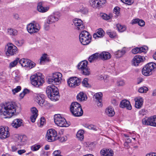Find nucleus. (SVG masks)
<instances>
[{"label":"nucleus","instance_id":"nucleus-18","mask_svg":"<svg viewBox=\"0 0 156 156\" xmlns=\"http://www.w3.org/2000/svg\"><path fill=\"white\" fill-rule=\"evenodd\" d=\"M119 106L122 108H126L128 110H131L132 108L129 101L125 99L121 101Z\"/></svg>","mask_w":156,"mask_h":156},{"label":"nucleus","instance_id":"nucleus-60","mask_svg":"<svg viewBox=\"0 0 156 156\" xmlns=\"http://www.w3.org/2000/svg\"><path fill=\"white\" fill-rule=\"evenodd\" d=\"M47 54H44L40 58V61L42 62L45 61L47 58Z\"/></svg>","mask_w":156,"mask_h":156},{"label":"nucleus","instance_id":"nucleus-24","mask_svg":"<svg viewBox=\"0 0 156 156\" xmlns=\"http://www.w3.org/2000/svg\"><path fill=\"white\" fill-rule=\"evenodd\" d=\"M143 57L140 55H136L135 56L132 61L133 64L134 66H138L139 64L143 61Z\"/></svg>","mask_w":156,"mask_h":156},{"label":"nucleus","instance_id":"nucleus-27","mask_svg":"<svg viewBox=\"0 0 156 156\" xmlns=\"http://www.w3.org/2000/svg\"><path fill=\"white\" fill-rule=\"evenodd\" d=\"M22 120L20 119H16L14 120L11 125L15 128H17L22 125Z\"/></svg>","mask_w":156,"mask_h":156},{"label":"nucleus","instance_id":"nucleus-57","mask_svg":"<svg viewBox=\"0 0 156 156\" xmlns=\"http://www.w3.org/2000/svg\"><path fill=\"white\" fill-rule=\"evenodd\" d=\"M106 2V0H99V2H97V7L101 6L102 5Z\"/></svg>","mask_w":156,"mask_h":156},{"label":"nucleus","instance_id":"nucleus-5","mask_svg":"<svg viewBox=\"0 0 156 156\" xmlns=\"http://www.w3.org/2000/svg\"><path fill=\"white\" fill-rule=\"evenodd\" d=\"M54 121L56 125L61 127H67L70 125L69 122L59 114H55L54 116Z\"/></svg>","mask_w":156,"mask_h":156},{"label":"nucleus","instance_id":"nucleus-51","mask_svg":"<svg viewBox=\"0 0 156 156\" xmlns=\"http://www.w3.org/2000/svg\"><path fill=\"white\" fill-rule=\"evenodd\" d=\"M107 34L111 38H113L116 35V33L115 32L108 31Z\"/></svg>","mask_w":156,"mask_h":156},{"label":"nucleus","instance_id":"nucleus-4","mask_svg":"<svg viewBox=\"0 0 156 156\" xmlns=\"http://www.w3.org/2000/svg\"><path fill=\"white\" fill-rule=\"evenodd\" d=\"M30 80L32 85L36 87H39L44 83V78L41 73L34 74L31 76Z\"/></svg>","mask_w":156,"mask_h":156},{"label":"nucleus","instance_id":"nucleus-42","mask_svg":"<svg viewBox=\"0 0 156 156\" xmlns=\"http://www.w3.org/2000/svg\"><path fill=\"white\" fill-rule=\"evenodd\" d=\"M101 16L102 19L106 20H108L111 19L110 15H108L106 13H103L101 14Z\"/></svg>","mask_w":156,"mask_h":156},{"label":"nucleus","instance_id":"nucleus-28","mask_svg":"<svg viewBox=\"0 0 156 156\" xmlns=\"http://www.w3.org/2000/svg\"><path fill=\"white\" fill-rule=\"evenodd\" d=\"M99 58H100L99 53H96L90 56L88 60L90 62H92L96 61Z\"/></svg>","mask_w":156,"mask_h":156},{"label":"nucleus","instance_id":"nucleus-29","mask_svg":"<svg viewBox=\"0 0 156 156\" xmlns=\"http://www.w3.org/2000/svg\"><path fill=\"white\" fill-rule=\"evenodd\" d=\"M105 112L109 117L113 116L115 113L113 108L112 107H108L105 110Z\"/></svg>","mask_w":156,"mask_h":156},{"label":"nucleus","instance_id":"nucleus-58","mask_svg":"<svg viewBox=\"0 0 156 156\" xmlns=\"http://www.w3.org/2000/svg\"><path fill=\"white\" fill-rule=\"evenodd\" d=\"M140 53L141 52H146L148 49V48L147 47H143L139 48Z\"/></svg>","mask_w":156,"mask_h":156},{"label":"nucleus","instance_id":"nucleus-46","mask_svg":"<svg viewBox=\"0 0 156 156\" xmlns=\"http://www.w3.org/2000/svg\"><path fill=\"white\" fill-rule=\"evenodd\" d=\"M148 90V88L145 87H143L140 88L138 90V91L140 93L146 92Z\"/></svg>","mask_w":156,"mask_h":156},{"label":"nucleus","instance_id":"nucleus-21","mask_svg":"<svg viewBox=\"0 0 156 156\" xmlns=\"http://www.w3.org/2000/svg\"><path fill=\"white\" fill-rule=\"evenodd\" d=\"M101 156H113L114 155L113 151L110 149L104 148L100 151Z\"/></svg>","mask_w":156,"mask_h":156},{"label":"nucleus","instance_id":"nucleus-20","mask_svg":"<svg viewBox=\"0 0 156 156\" xmlns=\"http://www.w3.org/2000/svg\"><path fill=\"white\" fill-rule=\"evenodd\" d=\"M32 115L30 117L31 121L32 122H34L38 115V110L35 107H33L31 109Z\"/></svg>","mask_w":156,"mask_h":156},{"label":"nucleus","instance_id":"nucleus-13","mask_svg":"<svg viewBox=\"0 0 156 156\" xmlns=\"http://www.w3.org/2000/svg\"><path fill=\"white\" fill-rule=\"evenodd\" d=\"M9 128L6 126H0V138L2 139H6L10 136Z\"/></svg>","mask_w":156,"mask_h":156},{"label":"nucleus","instance_id":"nucleus-2","mask_svg":"<svg viewBox=\"0 0 156 156\" xmlns=\"http://www.w3.org/2000/svg\"><path fill=\"white\" fill-rule=\"evenodd\" d=\"M46 93L49 98L51 99L57 101L59 97L58 88L54 85H51L47 87Z\"/></svg>","mask_w":156,"mask_h":156},{"label":"nucleus","instance_id":"nucleus-32","mask_svg":"<svg viewBox=\"0 0 156 156\" xmlns=\"http://www.w3.org/2000/svg\"><path fill=\"white\" fill-rule=\"evenodd\" d=\"M58 20V18L57 17L54 15H52L48 17L47 22L48 24H51L57 21Z\"/></svg>","mask_w":156,"mask_h":156},{"label":"nucleus","instance_id":"nucleus-40","mask_svg":"<svg viewBox=\"0 0 156 156\" xmlns=\"http://www.w3.org/2000/svg\"><path fill=\"white\" fill-rule=\"evenodd\" d=\"M89 70L90 69H89L87 67L81 70L82 71V73L83 74L86 76H88L90 74V72Z\"/></svg>","mask_w":156,"mask_h":156},{"label":"nucleus","instance_id":"nucleus-1","mask_svg":"<svg viewBox=\"0 0 156 156\" xmlns=\"http://www.w3.org/2000/svg\"><path fill=\"white\" fill-rule=\"evenodd\" d=\"M17 106L15 103L8 102L4 105V109L3 113L4 115H8L9 117L12 116L16 113Z\"/></svg>","mask_w":156,"mask_h":156},{"label":"nucleus","instance_id":"nucleus-36","mask_svg":"<svg viewBox=\"0 0 156 156\" xmlns=\"http://www.w3.org/2000/svg\"><path fill=\"white\" fill-rule=\"evenodd\" d=\"M84 131L83 130H81L78 131L77 132L76 136L80 140H82L84 138Z\"/></svg>","mask_w":156,"mask_h":156},{"label":"nucleus","instance_id":"nucleus-37","mask_svg":"<svg viewBox=\"0 0 156 156\" xmlns=\"http://www.w3.org/2000/svg\"><path fill=\"white\" fill-rule=\"evenodd\" d=\"M29 60L27 59L22 58L19 60V62L23 67H27L28 66L27 64Z\"/></svg>","mask_w":156,"mask_h":156},{"label":"nucleus","instance_id":"nucleus-17","mask_svg":"<svg viewBox=\"0 0 156 156\" xmlns=\"http://www.w3.org/2000/svg\"><path fill=\"white\" fill-rule=\"evenodd\" d=\"M35 101L39 105L44 100V95L41 93H35L34 94Z\"/></svg>","mask_w":156,"mask_h":156},{"label":"nucleus","instance_id":"nucleus-7","mask_svg":"<svg viewBox=\"0 0 156 156\" xmlns=\"http://www.w3.org/2000/svg\"><path fill=\"white\" fill-rule=\"evenodd\" d=\"M156 68V64L154 62H150L146 64L142 69V74L148 76L152 74V71Z\"/></svg>","mask_w":156,"mask_h":156},{"label":"nucleus","instance_id":"nucleus-33","mask_svg":"<svg viewBox=\"0 0 156 156\" xmlns=\"http://www.w3.org/2000/svg\"><path fill=\"white\" fill-rule=\"evenodd\" d=\"M77 100L79 101L85 100L87 97L83 92H80L76 96Z\"/></svg>","mask_w":156,"mask_h":156},{"label":"nucleus","instance_id":"nucleus-55","mask_svg":"<svg viewBox=\"0 0 156 156\" xmlns=\"http://www.w3.org/2000/svg\"><path fill=\"white\" fill-rule=\"evenodd\" d=\"M61 152L60 150H56L53 152V156H63L61 154Z\"/></svg>","mask_w":156,"mask_h":156},{"label":"nucleus","instance_id":"nucleus-52","mask_svg":"<svg viewBox=\"0 0 156 156\" xmlns=\"http://www.w3.org/2000/svg\"><path fill=\"white\" fill-rule=\"evenodd\" d=\"M121 1L129 5H130L133 3V1L132 0H121Z\"/></svg>","mask_w":156,"mask_h":156},{"label":"nucleus","instance_id":"nucleus-45","mask_svg":"<svg viewBox=\"0 0 156 156\" xmlns=\"http://www.w3.org/2000/svg\"><path fill=\"white\" fill-rule=\"evenodd\" d=\"M28 66H27V68H28L30 69H31L34 67L36 65V64L34 62L29 60L28 61Z\"/></svg>","mask_w":156,"mask_h":156},{"label":"nucleus","instance_id":"nucleus-10","mask_svg":"<svg viewBox=\"0 0 156 156\" xmlns=\"http://www.w3.org/2000/svg\"><path fill=\"white\" fill-rule=\"evenodd\" d=\"M142 122L143 125L156 127V115L145 117L143 119Z\"/></svg>","mask_w":156,"mask_h":156},{"label":"nucleus","instance_id":"nucleus-14","mask_svg":"<svg viewBox=\"0 0 156 156\" xmlns=\"http://www.w3.org/2000/svg\"><path fill=\"white\" fill-rule=\"evenodd\" d=\"M81 80L76 77H71L68 79L67 83L70 87H75L80 83Z\"/></svg>","mask_w":156,"mask_h":156},{"label":"nucleus","instance_id":"nucleus-30","mask_svg":"<svg viewBox=\"0 0 156 156\" xmlns=\"http://www.w3.org/2000/svg\"><path fill=\"white\" fill-rule=\"evenodd\" d=\"M132 23L133 24L137 23L141 27H143L145 25V23L143 20L138 18L133 19L132 20Z\"/></svg>","mask_w":156,"mask_h":156},{"label":"nucleus","instance_id":"nucleus-49","mask_svg":"<svg viewBox=\"0 0 156 156\" xmlns=\"http://www.w3.org/2000/svg\"><path fill=\"white\" fill-rule=\"evenodd\" d=\"M80 11L83 14H86L88 12V10L87 9L86 7H81L80 8Z\"/></svg>","mask_w":156,"mask_h":156},{"label":"nucleus","instance_id":"nucleus-62","mask_svg":"<svg viewBox=\"0 0 156 156\" xmlns=\"http://www.w3.org/2000/svg\"><path fill=\"white\" fill-rule=\"evenodd\" d=\"M26 151V150L24 149L20 150L18 151V153L19 154L21 155L22 154L25 153Z\"/></svg>","mask_w":156,"mask_h":156},{"label":"nucleus","instance_id":"nucleus-23","mask_svg":"<svg viewBox=\"0 0 156 156\" xmlns=\"http://www.w3.org/2000/svg\"><path fill=\"white\" fill-rule=\"evenodd\" d=\"M102 93L101 92L97 93L94 95L96 101L98 102V106L102 107V106L103 105L102 102Z\"/></svg>","mask_w":156,"mask_h":156},{"label":"nucleus","instance_id":"nucleus-25","mask_svg":"<svg viewBox=\"0 0 156 156\" xmlns=\"http://www.w3.org/2000/svg\"><path fill=\"white\" fill-rule=\"evenodd\" d=\"M100 58L102 60H106L110 59L111 57V54L106 51H103L99 53Z\"/></svg>","mask_w":156,"mask_h":156},{"label":"nucleus","instance_id":"nucleus-26","mask_svg":"<svg viewBox=\"0 0 156 156\" xmlns=\"http://www.w3.org/2000/svg\"><path fill=\"white\" fill-rule=\"evenodd\" d=\"M49 9V6L44 7L43 6L42 2H40L38 3L37 9L40 12L44 13L47 11Z\"/></svg>","mask_w":156,"mask_h":156},{"label":"nucleus","instance_id":"nucleus-56","mask_svg":"<svg viewBox=\"0 0 156 156\" xmlns=\"http://www.w3.org/2000/svg\"><path fill=\"white\" fill-rule=\"evenodd\" d=\"M147 111L145 109H142L139 112V114L140 115H144L147 113Z\"/></svg>","mask_w":156,"mask_h":156},{"label":"nucleus","instance_id":"nucleus-38","mask_svg":"<svg viewBox=\"0 0 156 156\" xmlns=\"http://www.w3.org/2000/svg\"><path fill=\"white\" fill-rule=\"evenodd\" d=\"M39 105L42 107H44L46 108H48L51 106L50 104L48 101L44 100Z\"/></svg>","mask_w":156,"mask_h":156},{"label":"nucleus","instance_id":"nucleus-47","mask_svg":"<svg viewBox=\"0 0 156 156\" xmlns=\"http://www.w3.org/2000/svg\"><path fill=\"white\" fill-rule=\"evenodd\" d=\"M19 61V58H17L13 61L11 62L10 64V66L13 67L15 66Z\"/></svg>","mask_w":156,"mask_h":156},{"label":"nucleus","instance_id":"nucleus-34","mask_svg":"<svg viewBox=\"0 0 156 156\" xmlns=\"http://www.w3.org/2000/svg\"><path fill=\"white\" fill-rule=\"evenodd\" d=\"M7 33L9 35L12 36H15L17 35L18 31L15 29L10 28L8 29Z\"/></svg>","mask_w":156,"mask_h":156},{"label":"nucleus","instance_id":"nucleus-35","mask_svg":"<svg viewBox=\"0 0 156 156\" xmlns=\"http://www.w3.org/2000/svg\"><path fill=\"white\" fill-rule=\"evenodd\" d=\"M126 53V51L124 49L121 50H118L115 53V56L116 58H119L122 57Z\"/></svg>","mask_w":156,"mask_h":156},{"label":"nucleus","instance_id":"nucleus-48","mask_svg":"<svg viewBox=\"0 0 156 156\" xmlns=\"http://www.w3.org/2000/svg\"><path fill=\"white\" fill-rule=\"evenodd\" d=\"M86 127L94 131H97V130L96 126L92 124L86 125Z\"/></svg>","mask_w":156,"mask_h":156},{"label":"nucleus","instance_id":"nucleus-53","mask_svg":"<svg viewBox=\"0 0 156 156\" xmlns=\"http://www.w3.org/2000/svg\"><path fill=\"white\" fill-rule=\"evenodd\" d=\"M140 49L139 48L136 47L132 49L131 51L134 54H136L137 53H140Z\"/></svg>","mask_w":156,"mask_h":156},{"label":"nucleus","instance_id":"nucleus-41","mask_svg":"<svg viewBox=\"0 0 156 156\" xmlns=\"http://www.w3.org/2000/svg\"><path fill=\"white\" fill-rule=\"evenodd\" d=\"M88 79L87 78H84L83 80L82 84L83 86L89 87H90V85L88 82Z\"/></svg>","mask_w":156,"mask_h":156},{"label":"nucleus","instance_id":"nucleus-31","mask_svg":"<svg viewBox=\"0 0 156 156\" xmlns=\"http://www.w3.org/2000/svg\"><path fill=\"white\" fill-rule=\"evenodd\" d=\"M88 62L87 61H82L80 62L78 65V68L79 69L82 70L83 69L87 67Z\"/></svg>","mask_w":156,"mask_h":156},{"label":"nucleus","instance_id":"nucleus-39","mask_svg":"<svg viewBox=\"0 0 156 156\" xmlns=\"http://www.w3.org/2000/svg\"><path fill=\"white\" fill-rule=\"evenodd\" d=\"M116 27L118 31L121 32L124 31L126 29L125 26L122 25L119 23L116 24Z\"/></svg>","mask_w":156,"mask_h":156},{"label":"nucleus","instance_id":"nucleus-61","mask_svg":"<svg viewBox=\"0 0 156 156\" xmlns=\"http://www.w3.org/2000/svg\"><path fill=\"white\" fill-rule=\"evenodd\" d=\"M67 138L66 136H63L61 137L60 138V140L61 142H63L66 141L67 140Z\"/></svg>","mask_w":156,"mask_h":156},{"label":"nucleus","instance_id":"nucleus-6","mask_svg":"<svg viewBox=\"0 0 156 156\" xmlns=\"http://www.w3.org/2000/svg\"><path fill=\"white\" fill-rule=\"evenodd\" d=\"M79 37L80 41L83 45H87L91 42V36L89 33L86 30L82 31L80 34Z\"/></svg>","mask_w":156,"mask_h":156},{"label":"nucleus","instance_id":"nucleus-9","mask_svg":"<svg viewBox=\"0 0 156 156\" xmlns=\"http://www.w3.org/2000/svg\"><path fill=\"white\" fill-rule=\"evenodd\" d=\"M46 138L49 142H52L59 139V136L55 130L51 129L47 131Z\"/></svg>","mask_w":156,"mask_h":156},{"label":"nucleus","instance_id":"nucleus-3","mask_svg":"<svg viewBox=\"0 0 156 156\" xmlns=\"http://www.w3.org/2000/svg\"><path fill=\"white\" fill-rule=\"evenodd\" d=\"M70 109L72 115L75 117H80L83 114V111L81 105L76 102L72 103Z\"/></svg>","mask_w":156,"mask_h":156},{"label":"nucleus","instance_id":"nucleus-63","mask_svg":"<svg viewBox=\"0 0 156 156\" xmlns=\"http://www.w3.org/2000/svg\"><path fill=\"white\" fill-rule=\"evenodd\" d=\"M16 44L18 46H20L23 44V42L22 41H16Z\"/></svg>","mask_w":156,"mask_h":156},{"label":"nucleus","instance_id":"nucleus-44","mask_svg":"<svg viewBox=\"0 0 156 156\" xmlns=\"http://www.w3.org/2000/svg\"><path fill=\"white\" fill-rule=\"evenodd\" d=\"M99 2V0H91L90 3L93 8L97 7V2Z\"/></svg>","mask_w":156,"mask_h":156},{"label":"nucleus","instance_id":"nucleus-12","mask_svg":"<svg viewBox=\"0 0 156 156\" xmlns=\"http://www.w3.org/2000/svg\"><path fill=\"white\" fill-rule=\"evenodd\" d=\"M40 28V25L38 23H30L27 26V29L28 32L30 34L36 33Z\"/></svg>","mask_w":156,"mask_h":156},{"label":"nucleus","instance_id":"nucleus-8","mask_svg":"<svg viewBox=\"0 0 156 156\" xmlns=\"http://www.w3.org/2000/svg\"><path fill=\"white\" fill-rule=\"evenodd\" d=\"M62 77V74L61 73L58 72L54 73L52 76L48 79V82L52 85H58L60 83Z\"/></svg>","mask_w":156,"mask_h":156},{"label":"nucleus","instance_id":"nucleus-54","mask_svg":"<svg viewBox=\"0 0 156 156\" xmlns=\"http://www.w3.org/2000/svg\"><path fill=\"white\" fill-rule=\"evenodd\" d=\"M21 87L20 86H17L16 88H15L12 90V91L14 94H15L16 93H17L19 92L21 90Z\"/></svg>","mask_w":156,"mask_h":156},{"label":"nucleus","instance_id":"nucleus-50","mask_svg":"<svg viewBox=\"0 0 156 156\" xmlns=\"http://www.w3.org/2000/svg\"><path fill=\"white\" fill-rule=\"evenodd\" d=\"M114 12L116 16H119L120 14V9L118 6L115 7L114 9Z\"/></svg>","mask_w":156,"mask_h":156},{"label":"nucleus","instance_id":"nucleus-59","mask_svg":"<svg viewBox=\"0 0 156 156\" xmlns=\"http://www.w3.org/2000/svg\"><path fill=\"white\" fill-rule=\"evenodd\" d=\"M40 124L41 125L43 126L45 123V119L44 117H41L40 119Z\"/></svg>","mask_w":156,"mask_h":156},{"label":"nucleus","instance_id":"nucleus-15","mask_svg":"<svg viewBox=\"0 0 156 156\" xmlns=\"http://www.w3.org/2000/svg\"><path fill=\"white\" fill-rule=\"evenodd\" d=\"M73 23L76 29L78 30L81 31L84 29L85 26L83 24V21L81 20L76 18L73 20Z\"/></svg>","mask_w":156,"mask_h":156},{"label":"nucleus","instance_id":"nucleus-11","mask_svg":"<svg viewBox=\"0 0 156 156\" xmlns=\"http://www.w3.org/2000/svg\"><path fill=\"white\" fill-rule=\"evenodd\" d=\"M6 48V54L8 56L13 55L18 52L17 48L11 43H8Z\"/></svg>","mask_w":156,"mask_h":156},{"label":"nucleus","instance_id":"nucleus-43","mask_svg":"<svg viewBox=\"0 0 156 156\" xmlns=\"http://www.w3.org/2000/svg\"><path fill=\"white\" fill-rule=\"evenodd\" d=\"M41 147L39 145L35 144L31 147V149L32 151H36L38 150Z\"/></svg>","mask_w":156,"mask_h":156},{"label":"nucleus","instance_id":"nucleus-16","mask_svg":"<svg viewBox=\"0 0 156 156\" xmlns=\"http://www.w3.org/2000/svg\"><path fill=\"white\" fill-rule=\"evenodd\" d=\"M27 140V137L25 136H19L16 141V144L18 146H23L26 144Z\"/></svg>","mask_w":156,"mask_h":156},{"label":"nucleus","instance_id":"nucleus-19","mask_svg":"<svg viewBox=\"0 0 156 156\" xmlns=\"http://www.w3.org/2000/svg\"><path fill=\"white\" fill-rule=\"evenodd\" d=\"M135 102V106L136 108L140 109L141 108L143 105L144 100L141 97H139L134 99Z\"/></svg>","mask_w":156,"mask_h":156},{"label":"nucleus","instance_id":"nucleus-22","mask_svg":"<svg viewBox=\"0 0 156 156\" xmlns=\"http://www.w3.org/2000/svg\"><path fill=\"white\" fill-rule=\"evenodd\" d=\"M105 34L104 30L102 28H100L97 30L96 33L94 34L93 37L95 39L98 38H101L104 37Z\"/></svg>","mask_w":156,"mask_h":156},{"label":"nucleus","instance_id":"nucleus-64","mask_svg":"<svg viewBox=\"0 0 156 156\" xmlns=\"http://www.w3.org/2000/svg\"><path fill=\"white\" fill-rule=\"evenodd\" d=\"M146 156H156V153H150L147 154Z\"/></svg>","mask_w":156,"mask_h":156}]
</instances>
